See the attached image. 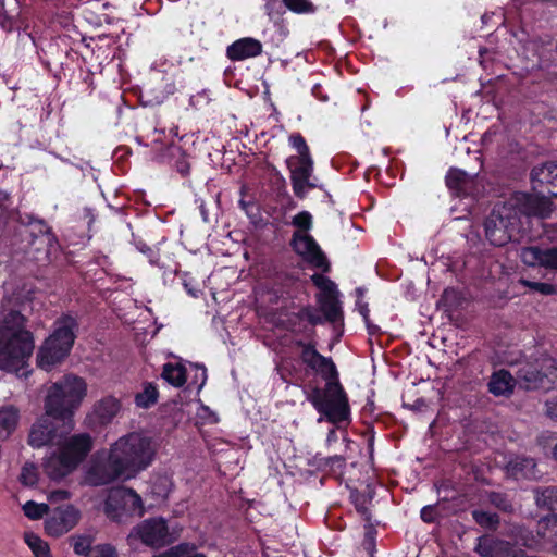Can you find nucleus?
<instances>
[{
    "mask_svg": "<svg viewBox=\"0 0 557 557\" xmlns=\"http://www.w3.org/2000/svg\"><path fill=\"white\" fill-rule=\"evenodd\" d=\"M352 503L356 511L363 518L367 523L372 521V513L368 508V499L361 493L351 494Z\"/></svg>",
    "mask_w": 557,
    "mask_h": 557,
    "instance_id": "nucleus-40",
    "label": "nucleus"
},
{
    "mask_svg": "<svg viewBox=\"0 0 557 557\" xmlns=\"http://www.w3.org/2000/svg\"><path fill=\"white\" fill-rule=\"evenodd\" d=\"M195 545H190L188 543H181L165 552L163 557H207L202 553L195 552Z\"/></svg>",
    "mask_w": 557,
    "mask_h": 557,
    "instance_id": "nucleus-36",
    "label": "nucleus"
},
{
    "mask_svg": "<svg viewBox=\"0 0 557 557\" xmlns=\"http://www.w3.org/2000/svg\"><path fill=\"white\" fill-rule=\"evenodd\" d=\"M543 249L537 246L523 247L520 251L521 261L529 267H542Z\"/></svg>",
    "mask_w": 557,
    "mask_h": 557,
    "instance_id": "nucleus-34",
    "label": "nucleus"
},
{
    "mask_svg": "<svg viewBox=\"0 0 557 557\" xmlns=\"http://www.w3.org/2000/svg\"><path fill=\"white\" fill-rule=\"evenodd\" d=\"M539 542L557 546V516L548 515L541 518L535 527Z\"/></svg>",
    "mask_w": 557,
    "mask_h": 557,
    "instance_id": "nucleus-23",
    "label": "nucleus"
},
{
    "mask_svg": "<svg viewBox=\"0 0 557 557\" xmlns=\"http://www.w3.org/2000/svg\"><path fill=\"white\" fill-rule=\"evenodd\" d=\"M516 380L506 369H499L492 373L487 383L488 392L495 397H509L515 389Z\"/></svg>",
    "mask_w": 557,
    "mask_h": 557,
    "instance_id": "nucleus-19",
    "label": "nucleus"
},
{
    "mask_svg": "<svg viewBox=\"0 0 557 557\" xmlns=\"http://www.w3.org/2000/svg\"><path fill=\"white\" fill-rule=\"evenodd\" d=\"M262 44L252 37H243L232 42L226 48V57L233 61H244L262 54Z\"/></svg>",
    "mask_w": 557,
    "mask_h": 557,
    "instance_id": "nucleus-18",
    "label": "nucleus"
},
{
    "mask_svg": "<svg viewBox=\"0 0 557 557\" xmlns=\"http://www.w3.org/2000/svg\"><path fill=\"white\" fill-rule=\"evenodd\" d=\"M72 546L75 554L83 555L85 557L91 556L95 550V548L91 549V539L86 535L73 537Z\"/></svg>",
    "mask_w": 557,
    "mask_h": 557,
    "instance_id": "nucleus-41",
    "label": "nucleus"
},
{
    "mask_svg": "<svg viewBox=\"0 0 557 557\" xmlns=\"http://www.w3.org/2000/svg\"><path fill=\"white\" fill-rule=\"evenodd\" d=\"M363 322L370 335H376L377 333H380V327L376 324H374L370 319Z\"/></svg>",
    "mask_w": 557,
    "mask_h": 557,
    "instance_id": "nucleus-57",
    "label": "nucleus"
},
{
    "mask_svg": "<svg viewBox=\"0 0 557 557\" xmlns=\"http://www.w3.org/2000/svg\"><path fill=\"white\" fill-rule=\"evenodd\" d=\"M474 552L480 557H512L513 546L507 541L491 533H485L476 539Z\"/></svg>",
    "mask_w": 557,
    "mask_h": 557,
    "instance_id": "nucleus-15",
    "label": "nucleus"
},
{
    "mask_svg": "<svg viewBox=\"0 0 557 557\" xmlns=\"http://www.w3.org/2000/svg\"><path fill=\"white\" fill-rule=\"evenodd\" d=\"M356 306L363 321H368L370 318V309L368 302H363L360 298L357 299Z\"/></svg>",
    "mask_w": 557,
    "mask_h": 557,
    "instance_id": "nucleus-53",
    "label": "nucleus"
},
{
    "mask_svg": "<svg viewBox=\"0 0 557 557\" xmlns=\"http://www.w3.org/2000/svg\"><path fill=\"white\" fill-rule=\"evenodd\" d=\"M357 293H358V296H359V297H361V296H362V293H363V292H362V288H360V287H359V288H357Z\"/></svg>",
    "mask_w": 557,
    "mask_h": 557,
    "instance_id": "nucleus-62",
    "label": "nucleus"
},
{
    "mask_svg": "<svg viewBox=\"0 0 557 557\" xmlns=\"http://www.w3.org/2000/svg\"><path fill=\"white\" fill-rule=\"evenodd\" d=\"M24 541L35 557H51L49 545L37 534L25 532Z\"/></svg>",
    "mask_w": 557,
    "mask_h": 557,
    "instance_id": "nucleus-29",
    "label": "nucleus"
},
{
    "mask_svg": "<svg viewBox=\"0 0 557 557\" xmlns=\"http://www.w3.org/2000/svg\"><path fill=\"white\" fill-rule=\"evenodd\" d=\"M505 469L511 479L531 480L535 476L536 462L531 457L516 456L507 462Z\"/></svg>",
    "mask_w": 557,
    "mask_h": 557,
    "instance_id": "nucleus-20",
    "label": "nucleus"
},
{
    "mask_svg": "<svg viewBox=\"0 0 557 557\" xmlns=\"http://www.w3.org/2000/svg\"><path fill=\"white\" fill-rule=\"evenodd\" d=\"M154 132H159L157 127H154ZM160 133H164L163 131H160Z\"/></svg>",
    "mask_w": 557,
    "mask_h": 557,
    "instance_id": "nucleus-64",
    "label": "nucleus"
},
{
    "mask_svg": "<svg viewBox=\"0 0 557 557\" xmlns=\"http://www.w3.org/2000/svg\"><path fill=\"white\" fill-rule=\"evenodd\" d=\"M369 525L366 527V540H369L371 542H374V537H375V534H376V530L374 529V527L370 523H368Z\"/></svg>",
    "mask_w": 557,
    "mask_h": 557,
    "instance_id": "nucleus-58",
    "label": "nucleus"
},
{
    "mask_svg": "<svg viewBox=\"0 0 557 557\" xmlns=\"http://www.w3.org/2000/svg\"><path fill=\"white\" fill-rule=\"evenodd\" d=\"M520 284L545 296L555 295L557 293L556 286L550 283L520 278Z\"/></svg>",
    "mask_w": 557,
    "mask_h": 557,
    "instance_id": "nucleus-39",
    "label": "nucleus"
},
{
    "mask_svg": "<svg viewBox=\"0 0 557 557\" xmlns=\"http://www.w3.org/2000/svg\"><path fill=\"white\" fill-rule=\"evenodd\" d=\"M292 225L296 227L295 232L308 234L313 226V218L309 211H301L292 219Z\"/></svg>",
    "mask_w": 557,
    "mask_h": 557,
    "instance_id": "nucleus-37",
    "label": "nucleus"
},
{
    "mask_svg": "<svg viewBox=\"0 0 557 557\" xmlns=\"http://www.w3.org/2000/svg\"><path fill=\"white\" fill-rule=\"evenodd\" d=\"M86 395L83 379L67 374L53 383L45 399V414L30 428L27 443L33 448L61 444L72 430V417Z\"/></svg>",
    "mask_w": 557,
    "mask_h": 557,
    "instance_id": "nucleus-3",
    "label": "nucleus"
},
{
    "mask_svg": "<svg viewBox=\"0 0 557 557\" xmlns=\"http://www.w3.org/2000/svg\"><path fill=\"white\" fill-rule=\"evenodd\" d=\"M521 379L529 383L533 387H537L543 383L545 375L533 366L520 369Z\"/></svg>",
    "mask_w": 557,
    "mask_h": 557,
    "instance_id": "nucleus-42",
    "label": "nucleus"
},
{
    "mask_svg": "<svg viewBox=\"0 0 557 557\" xmlns=\"http://www.w3.org/2000/svg\"><path fill=\"white\" fill-rule=\"evenodd\" d=\"M26 323L27 318L14 309L0 320V370L18 372L27 364L35 341Z\"/></svg>",
    "mask_w": 557,
    "mask_h": 557,
    "instance_id": "nucleus-4",
    "label": "nucleus"
},
{
    "mask_svg": "<svg viewBox=\"0 0 557 557\" xmlns=\"http://www.w3.org/2000/svg\"><path fill=\"white\" fill-rule=\"evenodd\" d=\"M238 205H239V207H240V208H242L246 213H248V208H249L250 206H252V203H251L250 201H246V200H244V199H240V200L238 201Z\"/></svg>",
    "mask_w": 557,
    "mask_h": 557,
    "instance_id": "nucleus-59",
    "label": "nucleus"
},
{
    "mask_svg": "<svg viewBox=\"0 0 557 557\" xmlns=\"http://www.w3.org/2000/svg\"><path fill=\"white\" fill-rule=\"evenodd\" d=\"M81 511L73 505L59 506L48 513L45 532L52 537H60L71 531L79 521Z\"/></svg>",
    "mask_w": 557,
    "mask_h": 557,
    "instance_id": "nucleus-11",
    "label": "nucleus"
},
{
    "mask_svg": "<svg viewBox=\"0 0 557 557\" xmlns=\"http://www.w3.org/2000/svg\"><path fill=\"white\" fill-rule=\"evenodd\" d=\"M195 368L197 370L195 376H194V380L190 382L189 386L193 385V384H197L198 381L200 380V383L198 385V391H200L203 385L206 384V381H207V369L203 364H195Z\"/></svg>",
    "mask_w": 557,
    "mask_h": 557,
    "instance_id": "nucleus-48",
    "label": "nucleus"
},
{
    "mask_svg": "<svg viewBox=\"0 0 557 557\" xmlns=\"http://www.w3.org/2000/svg\"><path fill=\"white\" fill-rule=\"evenodd\" d=\"M274 287L282 298L295 300L306 294L307 281L298 270H283L275 274Z\"/></svg>",
    "mask_w": 557,
    "mask_h": 557,
    "instance_id": "nucleus-14",
    "label": "nucleus"
},
{
    "mask_svg": "<svg viewBox=\"0 0 557 557\" xmlns=\"http://www.w3.org/2000/svg\"><path fill=\"white\" fill-rule=\"evenodd\" d=\"M285 210H293L297 208V202L294 198L288 194L287 197L283 198V202H281Z\"/></svg>",
    "mask_w": 557,
    "mask_h": 557,
    "instance_id": "nucleus-56",
    "label": "nucleus"
},
{
    "mask_svg": "<svg viewBox=\"0 0 557 557\" xmlns=\"http://www.w3.org/2000/svg\"><path fill=\"white\" fill-rule=\"evenodd\" d=\"M289 146L297 151V154L290 156L289 158H307L312 157L310 148L306 141V138L301 133H292L288 136Z\"/></svg>",
    "mask_w": 557,
    "mask_h": 557,
    "instance_id": "nucleus-32",
    "label": "nucleus"
},
{
    "mask_svg": "<svg viewBox=\"0 0 557 557\" xmlns=\"http://www.w3.org/2000/svg\"><path fill=\"white\" fill-rule=\"evenodd\" d=\"M420 518L425 523H434L438 520L440 515L436 505H426L420 510Z\"/></svg>",
    "mask_w": 557,
    "mask_h": 557,
    "instance_id": "nucleus-46",
    "label": "nucleus"
},
{
    "mask_svg": "<svg viewBox=\"0 0 557 557\" xmlns=\"http://www.w3.org/2000/svg\"><path fill=\"white\" fill-rule=\"evenodd\" d=\"M161 377L173 387H183L187 382L186 367L182 362H166L162 367Z\"/></svg>",
    "mask_w": 557,
    "mask_h": 557,
    "instance_id": "nucleus-24",
    "label": "nucleus"
},
{
    "mask_svg": "<svg viewBox=\"0 0 557 557\" xmlns=\"http://www.w3.org/2000/svg\"><path fill=\"white\" fill-rule=\"evenodd\" d=\"M517 211L519 221L530 216H545L549 209V202L545 197H539L528 193H518L510 200L503 202Z\"/></svg>",
    "mask_w": 557,
    "mask_h": 557,
    "instance_id": "nucleus-12",
    "label": "nucleus"
},
{
    "mask_svg": "<svg viewBox=\"0 0 557 557\" xmlns=\"http://www.w3.org/2000/svg\"><path fill=\"white\" fill-rule=\"evenodd\" d=\"M522 231L517 211L510 206L497 203L484 221V232L487 242L495 247H503L518 240Z\"/></svg>",
    "mask_w": 557,
    "mask_h": 557,
    "instance_id": "nucleus-6",
    "label": "nucleus"
},
{
    "mask_svg": "<svg viewBox=\"0 0 557 557\" xmlns=\"http://www.w3.org/2000/svg\"><path fill=\"white\" fill-rule=\"evenodd\" d=\"M104 511L111 520L121 523L133 516L141 517L145 509L139 494L133 488L120 487L109 493Z\"/></svg>",
    "mask_w": 557,
    "mask_h": 557,
    "instance_id": "nucleus-7",
    "label": "nucleus"
},
{
    "mask_svg": "<svg viewBox=\"0 0 557 557\" xmlns=\"http://www.w3.org/2000/svg\"><path fill=\"white\" fill-rule=\"evenodd\" d=\"M447 294H448V290H447V289H446V290H444V297H446V296H447Z\"/></svg>",
    "mask_w": 557,
    "mask_h": 557,
    "instance_id": "nucleus-63",
    "label": "nucleus"
},
{
    "mask_svg": "<svg viewBox=\"0 0 557 557\" xmlns=\"http://www.w3.org/2000/svg\"><path fill=\"white\" fill-rule=\"evenodd\" d=\"M264 12L269 16L282 14V3L278 0H264Z\"/></svg>",
    "mask_w": 557,
    "mask_h": 557,
    "instance_id": "nucleus-49",
    "label": "nucleus"
},
{
    "mask_svg": "<svg viewBox=\"0 0 557 557\" xmlns=\"http://www.w3.org/2000/svg\"><path fill=\"white\" fill-rule=\"evenodd\" d=\"M28 225L30 227V234L34 238L41 237L42 240L51 246L57 240L51 227L46 221L41 219L30 218Z\"/></svg>",
    "mask_w": 557,
    "mask_h": 557,
    "instance_id": "nucleus-28",
    "label": "nucleus"
},
{
    "mask_svg": "<svg viewBox=\"0 0 557 557\" xmlns=\"http://www.w3.org/2000/svg\"><path fill=\"white\" fill-rule=\"evenodd\" d=\"M311 282L319 289L318 306H300L288 318L289 330L306 338L295 341L304 366L302 373L295 371V379L304 381L302 375L308 379L304 387L307 400L327 422L337 424L350 417L349 399L335 361L318 351L315 327L330 323L334 329H343L344 310L335 282L322 273L312 274Z\"/></svg>",
    "mask_w": 557,
    "mask_h": 557,
    "instance_id": "nucleus-1",
    "label": "nucleus"
},
{
    "mask_svg": "<svg viewBox=\"0 0 557 557\" xmlns=\"http://www.w3.org/2000/svg\"><path fill=\"white\" fill-rule=\"evenodd\" d=\"M137 246V249L140 250L143 253L147 255V257L149 258V261L150 263L152 264H157V260H156V252L154 250L149 247L148 245L139 242L138 244H136Z\"/></svg>",
    "mask_w": 557,
    "mask_h": 557,
    "instance_id": "nucleus-51",
    "label": "nucleus"
},
{
    "mask_svg": "<svg viewBox=\"0 0 557 557\" xmlns=\"http://www.w3.org/2000/svg\"><path fill=\"white\" fill-rule=\"evenodd\" d=\"M24 515L30 520H39L44 516H48L49 506L45 503H36L34 500H27L23 505Z\"/></svg>",
    "mask_w": 557,
    "mask_h": 557,
    "instance_id": "nucleus-35",
    "label": "nucleus"
},
{
    "mask_svg": "<svg viewBox=\"0 0 557 557\" xmlns=\"http://www.w3.org/2000/svg\"><path fill=\"white\" fill-rule=\"evenodd\" d=\"M553 457L557 461V443L555 444V446L553 448Z\"/></svg>",
    "mask_w": 557,
    "mask_h": 557,
    "instance_id": "nucleus-61",
    "label": "nucleus"
},
{
    "mask_svg": "<svg viewBox=\"0 0 557 557\" xmlns=\"http://www.w3.org/2000/svg\"><path fill=\"white\" fill-rule=\"evenodd\" d=\"M473 521L482 529L495 532L500 525V517L496 512H490L483 509H473L471 511Z\"/></svg>",
    "mask_w": 557,
    "mask_h": 557,
    "instance_id": "nucleus-26",
    "label": "nucleus"
},
{
    "mask_svg": "<svg viewBox=\"0 0 557 557\" xmlns=\"http://www.w3.org/2000/svg\"><path fill=\"white\" fill-rule=\"evenodd\" d=\"M487 500L488 503L497 508L498 510L510 513L513 511V504L511 499L509 498L508 494L504 492H495L491 491L487 493Z\"/></svg>",
    "mask_w": 557,
    "mask_h": 557,
    "instance_id": "nucleus-30",
    "label": "nucleus"
},
{
    "mask_svg": "<svg viewBox=\"0 0 557 557\" xmlns=\"http://www.w3.org/2000/svg\"><path fill=\"white\" fill-rule=\"evenodd\" d=\"M445 184L450 194L456 197H472L476 189L475 177L457 168H450L447 171Z\"/></svg>",
    "mask_w": 557,
    "mask_h": 557,
    "instance_id": "nucleus-16",
    "label": "nucleus"
},
{
    "mask_svg": "<svg viewBox=\"0 0 557 557\" xmlns=\"http://www.w3.org/2000/svg\"><path fill=\"white\" fill-rule=\"evenodd\" d=\"M531 181L534 189L557 198V162H546L531 172Z\"/></svg>",
    "mask_w": 557,
    "mask_h": 557,
    "instance_id": "nucleus-17",
    "label": "nucleus"
},
{
    "mask_svg": "<svg viewBox=\"0 0 557 557\" xmlns=\"http://www.w3.org/2000/svg\"><path fill=\"white\" fill-rule=\"evenodd\" d=\"M272 190L278 202H283V198L288 196L287 183L282 174L277 173L275 180L272 182Z\"/></svg>",
    "mask_w": 557,
    "mask_h": 557,
    "instance_id": "nucleus-43",
    "label": "nucleus"
},
{
    "mask_svg": "<svg viewBox=\"0 0 557 557\" xmlns=\"http://www.w3.org/2000/svg\"><path fill=\"white\" fill-rule=\"evenodd\" d=\"M338 441V434H337V431L335 429H331L329 432H327V435H326V440H325V444L327 447H331L334 443H336Z\"/></svg>",
    "mask_w": 557,
    "mask_h": 557,
    "instance_id": "nucleus-54",
    "label": "nucleus"
},
{
    "mask_svg": "<svg viewBox=\"0 0 557 557\" xmlns=\"http://www.w3.org/2000/svg\"><path fill=\"white\" fill-rule=\"evenodd\" d=\"M159 389L152 382L144 383L143 391L135 395V405L138 408L149 409L158 403Z\"/></svg>",
    "mask_w": 557,
    "mask_h": 557,
    "instance_id": "nucleus-25",
    "label": "nucleus"
},
{
    "mask_svg": "<svg viewBox=\"0 0 557 557\" xmlns=\"http://www.w3.org/2000/svg\"><path fill=\"white\" fill-rule=\"evenodd\" d=\"M70 496H71L70 492L66 490H55L49 494L48 498L51 502H58V500H66L70 498Z\"/></svg>",
    "mask_w": 557,
    "mask_h": 557,
    "instance_id": "nucleus-52",
    "label": "nucleus"
},
{
    "mask_svg": "<svg viewBox=\"0 0 557 557\" xmlns=\"http://www.w3.org/2000/svg\"><path fill=\"white\" fill-rule=\"evenodd\" d=\"M18 481L24 486L33 487L38 483V470L34 463H25L22 467Z\"/></svg>",
    "mask_w": 557,
    "mask_h": 557,
    "instance_id": "nucleus-38",
    "label": "nucleus"
},
{
    "mask_svg": "<svg viewBox=\"0 0 557 557\" xmlns=\"http://www.w3.org/2000/svg\"><path fill=\"white\" fill-rule=\"evenodd\" d=\"M9 199V195L0 190V207Z\"/></svg>",
    "mask_w": 557,
    "mask_h": 557,
    "instance_id": "nucleus-60",
    "label": "nucleus"
},
{
    "mask_svg": "<svg viewBox=\"0 0 557 557\" xmlns=\"http://www.w3.org/2000/svg\"><path fill=\"white\" fill-rule=\"evenodd\" d=\"M121 410V401L120 399L113 396H107L100 399L94 406V418L95 421L100 425H107L111 423L114 417Z\"/></svg>",
    "mask_w": 557,
    "mask_h": 557,
    "instance_id": "nucleus-22",
    "label": "nucleus"
},
{
    "mask_svg": "<svg viewBox=\"0 0 557 557\" xmlns=\"http://www.w3.org/2000/svg\"><path fill=\"white\" fill-rule=\"evenodd\" d=\"M346 468V458L342 455L330 456L327 474L342 475Z\"/></svg>",
    "mask_w": 557,
    "mask_h": 557,
    "instance_id": "nucleus-44",
    "label": "nucleus"
},
{
    "mask_svg": "<svg viewBox=\"0 0 557 557\" xmlns=\"http://www.w3.org/2000/svg\"><path fill=\"white\" fill-rule=\"evenodd\" d=\"M330 463V456L325 457L321 453H317L311 461V465L317 468L318 471L327 473V467Z\"/></svg>",
    "mask_w": 557,
    "mask_h": 557,
    "instance_id": "nucleus-47",
    "label": "nucleus"
},
{
    "mask_svg": "<svg viewBox=\"0 0 557 557\" xmlns=\"http://www.w3.org/2000/svg\"><path fill=\"white\" fill-rule=\"evenodd\" d=\"M311 91H312V95H313L317 99H319V100H321V101H327V100H329V97H327L326 95H322V87H321V85L315 84V85L312 87Z\"/></svg>",
    "mask_w": 557,
    "mask_h": 557,
    "instance_id": "nucleus-55",
    "label": "nucleus"
},
{
    "mask_svg": "<svg viewBox=\"0 0 557 557\" xmlns=\"http://www.w3.org/2000/svg\"><path fill=\"white\" fill-rule=\"evenodd\" d=\"M292 250L305 262L323 273L331 271V263L312 235L294 232L289 240Z\"/></svg>",
    "mask_w": 557,
    "mask_h": 557,
    "instance_id": "nucleus-9",
    "label": "nucleus"
},
{
    "mask_svg": "<svg viewBox=\"0 0 557 557\" xmlns=\"http://www.w3.org/2000/svg\"><path fill=\"white\" fill-rule=\"evenodd\" d=\"M157 443L141 432H129L114 442L108 451L97 453L87 476L95 486L125 482L148 469L156 459Z\"/></svg>",
    "mask_w": 557,
    "mask_h": 557,
    "instance_id": "nucleus-2",
    "label": "nucleus"
},
{
    "mask_svg": "<svg viewBox=\"0 0 557 557\" xmlns=\"http://www.w3.org/2000/svg\"><path fill=\"white\" fill-rule=\"evenodd\" d=\"M177 90H178V87H177L175 78L172 76H164L161 81L159 92L153 97V99H151L149 101L160 104L169 96L174 95Z\"/></svg>",
    "mask_w": 557,
    "mask_h": 557,
    "instance_id": "nucleus-31",
    "label": "nucleus"
},
{
    "mask_svg": "<svg viewBox=\"0 0 557 557\" xmlns=\"http://www.w3.org/2000/svg\"><path fill=\"white\" fill-rule=\"evenodd\" d=\"M175 169L183 177L188 176L190 173V164L185 157L175 161Z\"/></svg>",
    "mask_w": 557,
    "mask_h": 557,
    "instance_id": "nucleus-50",
    "label": "nucleus"
},
{
    "mask_svg": "<svg viewBox=\"0 0 557 557\" xmlns=\"http://www.w3.org/2000/svg\"><path fill=\"white\" fill-rule=\"evenodd\" d=\"M286 166L290 173V184L294 195L298 199H305L308 190L318 187L317 184H310L313 175L314 161L312 157L307 158H287Z\"/></svg>",
    "mask_w": 557,
    "mask_h": 557,
    "instance_id": "nucleus-10",
    "label": "nucleus"
},
{
    "mask_svg": "<svg viewBox=\"0 0 557 557\" xmlns=\"http://www.w3.org/2000/svg\"><path fill=\"white\" fill-rule=\"evenodd\" d=\"M44 472L51 480H61L75 470L74 466L59 451L52 453L42 463Z\"/></svg>",
    "mask_w": 557,
    "mask_h": 557,
    "instance_id": "nucleus-21",
    "label": "nucleus"
},
{
    "mask_svg": "<svg viewBox=\"0 0 557 557\" xmlns=\"http://www.w3.org/2000/svg\"><path fill=\"white\" fill-rule=\"evenodd\" d=\"M58 445V451L76 469L92 449V438L88 433H81L64 437Z\"/></svg>",
    "mask_w": 557,
    "mask_h": 557,
    "instance_id": "nucleus-13",
    "label": "nucleus"
},
{
    "mask_svg": "<svg viewBox=\"0 0 557 557\" xmlns=\"http://www.w3.org/2000/svg\"><path fill=\"white\" fill-rule=\"evenodd\" d=\"M284 7L295 14H313L317 7L311 0H282Z\"/></svg>",
    "mask_w": 557,
    "mask_h": 557,
    "instance_id": "nucleus-33",
    "label": "nucleus"
},
{
    "mask_svg": "<svg viewBox=\"0 0 557 557\" xmlns=\"http://www.w3.org/2000/svg\"><path fill=\"white\" fill-rule=\"evenodd\" d=\"M535 503L540 508L557 509V486L537 487L534 490Z\"/></svg>",
    "mask_w": 557,
    "mask_h": 557,
    "instance_id": "nucleus-27",
    "label": "nucleus"
},
{
    "mask_svg": "<svg viewBox=\"0 0 557 557\" xmlns=\"http://www.w3.org/2000/svg\"><path fill=\"white\" fill-rule=\"evenodd\" d=\"M77 329V320L70 314H62L57 319L53 332L45 339L37 352L38 366L49 370L63 361L71 352Z\"/></svg>",
    "mask_w": 557,
    "mask_h": 557,
    "instance_id": "nucleus-5",
    "label": "nucleus"
},
{
    "mask_svg": "<svg viewBox=\"0 0 557 557\" xmlns=\"http://www.w3.org/2000/svg\"><path fill=\"white\" fill-rule=\"evenodd\" d=\"M139 540L146 546L161 548L173 543L168 522L162 517L148 518L134 527L128 535Z\"/></svg>",
    "mask_w": 557,
    "mask_h": 557,
    "instance_id": "nucleus-8",
    "label": "nucleus"
},
{
    "mask_svg": "<svg viewBox=\"0 0 557 557\" xmlns=\"http://www.w3.org/2000/svg\"><path fill=\"white\" fill-rule=\"evenodd\" d=\"M542 267L557 270V248L543 249Z\"/></svg>",
    "mask_w": 557,
    "mask_h": 557,
    "instance_id": "nucleus-45",
    "label": "nucleus"
}]
</instances>
